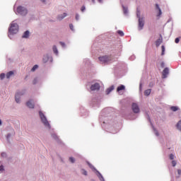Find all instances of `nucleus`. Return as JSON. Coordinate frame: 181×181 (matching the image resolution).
Here are the masks:
<instances>
[{"instance_id": "1", "label": "nucleus", "mask_w": 181, "mask_h": 181, "mask_svg": "<svg viewBox=\"0 0 181 181\" xmlns=\"http://www.w3.org/2000/svg\"><path fill=\"white\" fill-rule=\"evenodd\" d=\"M18 31H19V26L18 25V23H12L11 25V27L8 30L9 37H11V35H16V33H18Z\"/></svg>"}, {"instance_id": "2", "label": "nucleus", "mask_w": 181, "mask_h": 181, "mask_svg": "<svg viewBox=\"0 0 181 181\" xmlns=\"http://www.w3.org/2000/svg\"><path fill=\"white\" fill-rule=\"evenodd\" d=\"M39 115H40V119H41L42 124H44L45 127H47V128H50V124L49 123V121H47V119L46 118V116H45V114H43V112H42V111H40Z\"/></svg>"}, {"instance_id": "3", "label": "nucleus", "mask_w": 181, "mask_h": 181, "mask_svg": "<svg viewBox=\"0 0 181 181\" xmlns=\"http://www.w3.org/2000/svg\"><path fill=\"white\" fill-rule=\"evenodd\" d=\"M16 11L17 13H18L19 15H22L23 16H25L28 14V9L22 6H19L18 7H17Z\"/></svg>"}, {"instance_id": "4", "label": "nucleus", "mask_w": 181, "mask_h": 181, "mask_svg": "<svg viewBox=\"0 0 181 181\" xmlns=\"http://www.w3.org/2000/svg\"><path fill=\"white\" fill-rule=\"evenodd\" d=\"M99 60L102 64L109 63V62H111V57L107 56L100 57Z\"/></svg>"}, {"instance_id": "5", "label": "nucleus", "mask_w": 181, "mask_h": 181, "mask_svg": "<svg viewBox=\"0 0 181 181\" xmlns=\"http://www.w3.org/2000/svg\"><path fill=\"white\" fill-rule=\"evenodd\" d=\"M132 110L134 114L139 113V106L136 103H132Z\"/></svg>"}, {"instance_id": "6", "label": "nucleus", "mask_w": 181, "mask_h": 181, "mask_svg": "<svg viewBox=\"0 0 181 181\" xmlns=\"http://www.w3.org/2000/svg\"><path fill=\"white\" fill-rule=\"evenodd\" d=\"M145 25V21L144 20V18H139V28L141 30L144 29V26Z\"/></svg>"}, {"instance_id": "7", "label": "nucleus", "mask_w": 181, "mask_h": 181, "mask_svg": "<svg viewBox=\"0 0 181 181\" xmlns=\"http://www.w3.org/2000/svg\"><path fill=\"white\" fill-rule=\"evenodd\" d=\"M91 91H95L100 90V84L99 83H94L90 86Z\"/></svg>"}, {"instance_id": "8", "label": "nucleus", "mask_w": 181, "mask_h": 181, "mask_svg": "<svg viewBox=\"0 0 181 181\" xmlns=\"http://www.w3.org/2000/svg\"><path fill=\"white\" fill-rule=\"evenodd\" d=\"M168 74H169V68H165L163 71L162 78H166V77H168Z\"/></svg>"}, {"instance_id": "9", "label": "nucleus", "mask_w": 181, "mask_h": 181, "mask_svg": "<svg viewBox=\"0 0 181 181\" xmlns=\"http://www.w3.org/2000/svg\"><path fill=\"white\" fill-rule=\"evenodd\" d=\"M26 105L27 107H28V108H35V104L33 103V100H30L26 103Z\"/></svg>"}, {"instance_id": "10", "label": "nucleus", "mask_w": 181, "mask_h": 181, "mask_svg": "<svg viewBox=\"0 0 181 181\" xmlns=\"http://www.w3.org/2000/svg\"><path fill=\"white\" fill-rule=\"evenodd\" d=\"M162 42H163V39L162 38V35H160L159 38L156 41V45L160 46Z\"/></svg>"}, {"instance_id": "11", "label": "nucleus", "mask_w": 181, "mask_h": 181, "mask_svg": "<svg viewBox=\"0 0 181 181\" xmlns=\"http://www.w3.org/2000/svg\"><path fill=\"white\" fill-rule=\"evenodd\" d=\"M23 94L21 93H17L16 94V103H20L21 102V95H23Z\"/></svg>"}, {"instance_id": "12", "label": "nucleus", "mask_w": 181, "mask_h": 181, "mask_svg": "<svg viewBox=\"0 0 181 181\" xmlns=\"http://www.w3.org/2000/svg\"><path fill=\"white\" fill-rule=\"evenodd\" d=\"M156 9L158 11V14L157 16H160V15H162V10L160 9V7H159V4H156Z\"/></svg>"}, {"instance_id": "13", "label": "nucleus", "mask_w": 181, "mask_h": 181, "mask_svg": "<svg viewBox=\"0 0 181 181\" xmlns=\"http://www.w3.org/2000/svg\"><path fill=\"white\" fill-rule=\"evenodd\" d=\"M122 90H125V86H124V85H121V86H118L117 88V93H119V91H122Z\"/></svg>"}, {"instance_id": "14", "label": "nucleus", "mask_w": 181, "mask_h": 181, "mask_svg": "<svg viewBox=\"0 0 181 181\" xmlns=\"http://www.w3.org/2000/svg\"><path fill=\"white\" fill-rule=\"evenodd\" d=\"M29 35H30V33H29L28 30H27V31H25V32L23 33L22 37H23V38H25V39H28V37H29Z\"/></svg>"}, {"instance_id": "15", "label": "nucleus", "mask_w": 181, "mask_h": 181, "mask_svg": "<svg viewBox=\"0 0 181 181\" xmlns=\"http://www.w3.org/2000/svg\"><path fill=\"white\" fill-rule=\"evenodd\" d=\"M14 73L12 71L8 72L6 75V78H11V76H13Z\"/></svg>"}, {"instance_id": "16", "label": "nucleus", "mask_w": 181, "mask_h": 181, "mask_svg": "<svg viewBox=\"0 0 181 181\" xmlns=\"http://www.w3.org/2000/svg\"><path fill=\"white\" fill-rule=\"evenodd\" d=\"M112 90H114V86H111L110 88H108L107 90H106V94H110V93H111V91H112Z\"/></svg>"}, {"instance_id": "17", "label": "nucleus", "mask_w": 181, "mask_h": 181, "mask_svg": "<svg viewBox=\"0 0 181 181\" xmlns=\"http://www.w3.org/2000/svg\"><path fill=\"white\" fill-rule=\"evenodd\" d=\"M66 16H67V13H64L62 16H58V21H62V19H64V18H66Z\"/></svg>"}, {"instance_id": "18", "label": "nucleus", "mask_w": 181, "mask_h": 181, "mask_svg": "<svg viewBox=\"0 0 181 181\" xmlns=\"http://www.w3.org/2000/svg\"><path fill=\"white\" fill-rule=\"evenodd\" d=\"M170 110H171V111H173L175 112L179 110V107L177 106H172L170 107Z\"/></svg>"}, {"instance_id": "19", "label": "nucleus", "mask_w": 181, "mask_h": 181, "mask_svg": "<svg viewBox=\"0 0 181 181\" xmlns=\"http://www.w3.org/2000/svg\"><path fill=\"white\" fill-rule=\"evenodd\" d=\"M151 94V89H147L144 91V95H149Z\"/></svg>"}, {"instance_id": "20", "label": "nucleus", "mask_w": 181, "mask_h": 181, "mask_svg": "<svg viewBox=\"0 0 181 181\" xmlns=\"http://www.w3.org/2000/svg\"><path fill=\"white\" fill-rule=\"evenodd\" d=\"M117 35H119V36H124V32L122 30H117Z\"/></svg>"}, {"instance_id": "21", "label": "nucleus", "mask_w": 181, "mask_h": 181, "mask_svg": "<svg viewBox=\"0 0 181 181\" xmlns=\"http://www.w3.org/2000/svg\"><path fill=\"white\" fill-rule=\"evenodd\" d=\"M53 52L55 54H59V51L57 50V48L56 47H53Z\"/></svg>"}, {"instance_id": "22", "label": "nucleus", "mask_w": 181, "mask_h": 181, "mask_svg": "<svg viewBox=\"0 0 181 181\" xmlns=\"http://www.w3.org/2000/svg\"><path fill=\"white\" fill-rule=\"evenodd\" d=\"M136 16L139 19V18H141V11H139V10L138 8H137V11H136Z\"/></svg>"}, {"instance_id": "23", "label": "nucleus", "mask_w": 181, "mask_h": 181, "mask_svg": "<svg viewBox=\"0 0 181 181\" xmlns=\"http://www.w3.org/2000/svg\"><path fill=\"white\" fill-rule=\"evenodd\" d=\"M52 137L55 139L56 141H57V139H59V137L57 136V135L53 134H52Z\"/></svg>"}, {"instance_id": "24", "label": "nucleus", "mask_w": 181, "mask_h": 181, "mask_svg": "<svg viewBox=\"0 0 181 181\" xmlns=\"http://www.w3.org/2000/svg\"><path fill=\"white\" fill-rule=\"evenodd\" d=\"M123 12L124 15H127V13H128V8L124 7L123 8Z\"/></svg>"}, {"instance_id": "25", "label": "nucleus", "mask_w": 181, "mask_h": 181, "mask_svg": "<svg viewBox=\"0 0 181 181\" xmlns=\"http://www.w3.org/2000/svg\"><path fill=\"white\" fill-rule=\"evenodd\" d=\"M162 52H161V56H163L165 54V46H162Z\"/></svg>"}, {"instance_id": "26", "label": "nucleus", "mask_w": 181, "mask_h": 181, "mask_svg": "<svg viewBox=\"0 0 181 181\" xmlns=\"http://www.w3.org/2000/svg\"><path fill=\"white\" fill-rule=\"evenodd\" d=\"M169 158L171 160H173L175 159V155L171 153L170 154Z\"/></svg>"}, {"instance_id": "27", "label": "nucleus", "mask_w": 181, "mask_h": 181, "mask_svg": "<svg viewBox=\"0 0 181 181\" xmlns=\"http://www.w3.org/2000/svg\"><path fill=\"white\" fill-rule=\"evenodd\" d=\"M99 173V179H100V180L104 181V177H103L101 173Z\"/></svg>"}, {"instance_id": "28", "label": "nucleus", "mask_w": 181, "mask_h": 181, "mask_svg": "<svg viewBox=\"0 0 181 181\" xmlns=\"http://www.w3.org/2000/svg\"><path fill=\"white\" fill-rule=\"evenodd\" d=\"M0 78H1V80H4L5 78V74H1Z\"/></svg>"}, {"instance_id": "29", "label": "nucleus", "mask_w": 181, "mask_h": 181, "mask_svg": "<svg viewBox=\"0 0 181 181\" xmlns=\"http://www.w3.org/2000/svg\"><path fill=\"white\" fill-rule=\"evenodd\" d=\"M37 67H38L37 65H35V66L32 68L31 71H35V70H36V69H37Z\"/></svg>"}, {"instance_id": "30", "label": "nucleus", "mask_w": 181, "mask_h": 181, "mask_svg": "<svg viewBox=\"0 0 181 181\" xmlns=\"http://www.w3.org/2000/svg\"><path fill=\"white\" fill-rule=\"evenodd\" d=\"M69 160L70 162H71V163H74V161H75L74 158L73 157L69 158Z\"/></svg>"}, {"instance_id": "31", "label": "nucleus", "mask_w": 181, "mask_h": 181, "mask_svg": "<svg viewBox=\"0 0 181 181\" xmlns=\"http://www.w3.org/2000/svg\"><path fill=\"white\" fill-rule=\"evenodd\" d=\"M81 12H84L86 11V6H83L81 8Z\"/></svg>"}, {"instance_id": "32", "label": "nucleus", "mask_w": 181, "mask_h": 181, "mask_svg": "<svg viewBox=\"0 0 181 181\" xmlns=\"http://www.w3.org/2000/svg\"><path fill=\"white\" fill-rule=\"evenodd\" d=\"M176 163H177L176 160H173L172 161V165H173V167L176 166Z\"/></svg>"}, {"instance_id": "33", "label": "nucleus", "mask_w": 181, "mask_h": 181, "mask_svg": "<svg viewBox=\"0 0 181 181\" xmlns=\"http://www.w3.org/2000/svg\"><path fill=\"white\" fill-rule=\"evenodd\" d=\"M82 173L83 175H84L85 176H87V172L86 171V170H82Z\"/></svg>"}, {"instance_id": "34", "label": "nucleus", "mask_w": 181, "mask_h": 181, "mask_svg": "<svg viewBox=\"0 0 181 181\" xmlns=\"http://www.w3.org/2000/svg\"><path fill=\"white\" fill-rule=\"evenodd\" d=\"M69 28H70L71 30H74V26L73 25V24H70Z\"/></svg>"}, {"instance_id": "35", "label": "nucleus", "mask_w": 181, "mask_h": 181, "mask_svg": "<svg viewBox=\"0 0 181 181\" xmlns=\"http://www.w3.org/2000/svg\"><path fill=\"white\" fill-rule=\"evenodd\" d=\"M0 172H4V165H0Z\"/></svg>"}, {"instance_id": "36", "label": "nucleus", "mask_w": 181, "mask_h": 181, "mask_svg": "<svg viewBox=\"0 0 181 181\" xmlns=\"http://www.w3.org/2000/svg\"><path fill=\"white\" fill-rule=\"evenodd\" d=\"M180 41V40L178 37H177L175 40V43H179Z\"/></svg>"}, {"instance_id": "37", "label": "nucleus", "mask_w": 181, "mask_h": 181, "mask_svg": "<svg viewBox=\"0 0 181 181\" xmlns=\"http://www.w3.org/2000/svg\"><path fill=\"white\" fill-rule=\"evenodd\" d=\"M79 18H80V16H78V14H76V21H78Z\"/></svg>"}, {"instance_id": "38", "label": "nucleus", "mask_w": 181, "mask_h": 181, "mask_svg": "<svg viewBox=\"0 0 181 181\" xmlns=\"http://www.w3.org/2000/svg\"><path fill=\"white\" fill-rule=\"evenodd\" d=\"M177 173H178L179 175H181V170H177Z\"/></svg>"}, {"instance_id": "39", "label": "nucleus", "mask_w": 181, "mask_h": 181, "mask_svg": "<svg viewBox=\"0 0 181 181\" xmlns=\"http://www.w3.org/2000/svg\"><path fill=\"white\" fill-rule=\"evenodd\" d=\"M161 67H165V62L161 63Z\"/></svg>"}, {"instance_id": "40", "label": "nucleus", "mask_w": 181, "mask_h": 181, "mask_svg": "<svg viewBox=\"0 0 181 181\" xmlns=\"http://www.w3.org/2000/svg\"><path fill=\"white\" fill-rule=\"evenodd\" d=\"M88 165L90 166V168H91V169H93V168H94V166H93V165H91L90 163H88Z\"/></svg>"}, {"instance_id": "41", "label": "nucleus", "mask_w": 181, "mask_h": 181, "mask_svg": "<svg viewBox=\"0 0 181 181\" xmlns=\"http://www.w3.org/2000/svg\"><path fill=\"white\" fill-rule=\"evenodd\" d=\"M153 85H154V83H150L149 86H150L151 87H153Z\"/></svg>"}, {"instance_id": "42", "label": "nucleus", "mask_w": 181, "mask_h": 181, "mask_svg": "<svg viewBox=\"0 0 181 181\" xmlns=\"http://www.w3.org/2000/svg\"><path fill=\"white\" fill-rule=\"evenodd\" d=\"M6 156V154L5 153H1V156Z\"/></svg>"}, {"instance_id": "43", "label": "nucleus", "mask_w": 181, "mask_h": 181, "mask_svg": "<svg viewBox=\"0 0 181 181\" xmlns=\"http://www.w3.org/2000/svg\"><path fill=\"white\" fill-rule=\"evenodd\" d=\"M36 81H37V80H36V79H34V81H33V84H36Z\"/></svg>"}, {"instance_id": "44", "label": "nucleus", "mask_w": 181, "mask_h": 181, "mask_svg": "<svg viewBox=\"0 0 181 181\" xmlns=\"http://www.w3.org/2000/svg\"><path fill=\"white\" fill-rule=\"evenodd\" d=\"M93 4H95V0H92Z\"/></svg>"}, {"instance_id": "45", "label": "nucleus", "mask_w": 181, "mask_h": 181, "mask_svg": "<svg viewBox=\"0 0 181 181\" xmlns=\"http://www.w3.org/2000/svg\"><path fill=\"white\" fill-rule=\"evenodd\" d=\"M156 134L157 135V136H159V133L156 132Z\"/></svg>"}, {"instance_id": "46", "label": "nucleus", "mask_w": 181, "mask_h": 181, "mask_svg": "<svg viewBox=\"0 0 181 181\" xmlns=\"http://www.w3.org/2000/svg\"><path fill=\"white\" fill-rule=\"evenodd\" d=\"M0 125H2V121L0 119Z\"/></svg>"}, {"instance_id": "47", "label": "nucleus", "mask_w": 181, "mask_h": 181, "mask_svg": "<svg viewBox=\"0 0 181 181\" xmlns=\"http://www.w3.org/2000/svg\"><path fill=\"white\" fill-rule=\"evenodd\" d=\"M42 1V2H45V0H41Z\"/></svg>"}, {"instance_id": "48", "label": "nucleus", "mask_w": 181, "mask_h": 181, "mask_svg": "<svg viewBox=\"0 0 181 181\" xmlns=\"http://www.w3.org/2000/svg\"><path fill=\"white\" fill-rule=\"evenodd\" d=\"M99 2H101L103 0H98Z\"/></svg>"}, {"instance_id": "49", "label": "nucleus", "mask_w": 181, "mask_h": 181, "mask_svg": "<svg viewBox=\"0 0 181 181\" xmlns=\"http://www.w3.org/2000/svg\"><path fill=\"white\" fill-rule=\"evenodd\" d=\"M62 46H64V44H62Z\"/></svg>"}, {"instance_id": "50", "label": "nucleus", "mask_w": 181, "mask_h": 181, "mask_svg": "<svg viewBox=\"0 0 181 181\" xmlns=\"http://www.w3.org/2000/svg\"><path fill=\"white\" fill-rule=\"evenodd\" d=\"M0 165H1V162H0Z\"/></svg>"}]
</instances>
